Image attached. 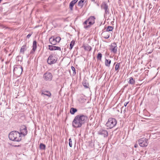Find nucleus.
<instances>
[{
	"label": "nucleus",
	"instance_id": "f257e3e1",
	"mask_svg": "<svg viewBox=\"0 0 160 160\" xmlns=\"http://www.w3.org/2000/svg\"><path fill=\"white\" fill-rule=\"evenodd\" d=\"M86 116L83 114H80L76 116L72 122V126L75 128H79L81 127L82 124H83L87 119Z\"/></svg>",
	"mask_w": 160,
	"mask_h": 160
},
{
	"label": "nucleus",
	"instance_id": "f03ea898",
	"mask_svg": "<svg viewBox=\"0 0 160 160\" xmlns=\"http://www.w3.org/2000/svg\"><path fill=\"white\" fill-rule=\"evenodd\" d=\"M8 137L11 140L16 142H20L22 140L21 134L17 131L11 132L8 135Z\"/></svg>",
	"mask_w": 160,
	"mask_h": 160
},
{
	"label": "nucleus",
	"instance_id": "7ed1b4c3",
	"mask_svg": "<svg viewBox=\"0 0 160 160\" xmlns=\"http://www.w3.org/2000/svg\"><path fill=\"white\" fill-rule=\"evenodd\" d=\"M117 123V121L115 118H108L106 126L108 128V129H111L115 127Z\"/></svg>",
	"mask_w": 160,
	"mask_h": 160
},
{
	"label": "nucleus",
	"instance_id": "20e7f679",
	"mask_svg": "<svg viewBox=\"0 0 160 160\" xmlns=\"http://www.w3.org/2000/svg\"><path fill=\"white\" fill-rule=\"evenodd\" d=\"M23 71L22 67L20 65H16L14 66L13 69V73L15 74L20 76L22 74Z\"/></svg>",
	"mask_w": 160,
	"mask_h": 160
},
{
	"label": "nucleus",
	"instance_id": "39448f33",
	"mask_svg": "<svg viewBox=\"0 0 160 160\" xmlns=\"http://www.w3.org/2000/svg\"><path fill=\"white\" fill-rule=\"evenodd\" d=\"M57 60V58L53 55L51 54L49 56L47 62L48 64L51 65L56 63Z\"/></svg>",
	"mask_w": 160,
	"mask_h": 160
},
{
	"label": "nucleus",
	"instance_id": "423d86ee",
	"mask_svg": "<svg viewBox=\"0 0 160 160\" xmlns=\"http://www.w3.org/2000/svg\"><path fill=\"white\" fill-rule=\"evenodd\" d=\"M61 40L60 37H54L52 36L50 38L49 41L51 44L54 45H56L57 42H59Z\"/></svg>",
	"mask_w": 160,
	"mask_h": 160
},
{
	"label": "nucleus",
	"instance_id": "0eeeda50",
	"mask_svg": "<svg viewBox=\"0 0 160 160\" xmlns=\"http://www.w3.org/2000/svg\"><path fill=\"white\" fill-rule=\"evenodd\" d=\"M95 18L94 16H91L88 19L87 21H88V24L89 25H88L84 26V28L85 29H87L90 28L91 26L93 24L95 23Z\"/></svg>",
	"mask_w": 160,
	"mask_h": 160
},
{
	"label": "nucleus",
	"instance_id": "6e6552de",
	"mask_svg": "<svg viewBox=\"0 0 160 160\" xmlns=\"http://www.w3.org/2000/svg\"><path fill=\"white\" fill-rule=\"evenodd\" d=\"M52 78V75L50 72H47L43 75V78L46 81H51Z\"/></svg>",
	"mask_w": 160,
	"mask_h": 160
},
{
	"label": "nucleus",
	"instance_id": "1a4fd4ad",
	"mask_svg": "<svg viewBox=\"0 0 160 160\" xmlns=\"http://www.w3.org/2000/svg\"><path fill=\"white\" fill-rule=\"evenodd\" d=\"M148 140H146V138H142L138 140V143L141 147H145L148 145Z\"/></svg>",
	"mask_w": 160,
	"mask_h": 160
},
{
	"label": "nucleus",
	"instance_id": "9d476101",
	"mask_svg": "<svg viewBox=\"0 0 160 160\" xmlns=\"http://www.w3.org/2000/svg\"><path fill=\"white\" fill-rule=\"evenodd\" d=\"M101 8L102 9L105 10V14H109V9L108 8V6L107 3L105 2H103L101 5Z\"/></svg>",
	"mask_w": 160,
	"mask_h": 160
},
{
	"label": "nucleus",
	"instance_id": "9b49d317",
	"mask_svg": "<svg viewBox=\"0 0 160 160\" xmlns=\"http://www.w3.org/2000/svg\"><path fill=\"white\" fill-rule=\"evenodd\" d=\"M110 50L114 54L117 53V47L116 43L115 42L112 43L110 46Z\"/></svg>",
	"mask_w": 160,
	"mask_h": 160
},
{
	"label": "nucleus",
	"instance_id": "f8f14e48",
	"mask_svg": "<svg viewBox=\"0 0 160 160\" xmlns=\"http://www.w3.org/2000/svg\"><path fill=\"white\" fill-rule=\"evenodd\" d=\"M19 133L21 135L22 134L24 136H26L28 133V131L25 125L21 126L20 128V132Z\"/></svg>",
	"mask_w": 160,
	"mask_h": 160
},
{
	"label": "nucleus",
	"instance_id": "ddd939ff",
	"mask_svg": "<svg viewBox=\"0 0 160 160\" xmlns=\"http://www.w3.org/2000/svg\"><path fill=\"white\" fill-rule=\"evenodd\" d=\"M98 134L103 136L104 137H106L108 136V131L104 129H100L98 132Z\"/></svg>",
	"mask_w": 160,
	"mask_h": 160
},
{
	"label": "nucleus",
	"instance_id": "4468645a",
	"mask_svg": "<svg viewBox=\"0 0 160 160\" xmlns=\"http://www.w3.org/2000/svg\"><path fill=\"white\" fill-rule=\"evenodd\" d=\"M41 95L43 96L44 95H46L49 97H51L52 95L51 93L48 91L42 90L41 91Z\"/></svg>",
	"mask_w": 160,
	"mask_h": 160
},
{
	"label": "nucleus",
	"instance_id": "2eb2a0df",
	"mask_svg": "<svg viewBox=\"0 0 160 160\" xmlns=\"http://www.w3.org/2000/svg\"><path fill=\"white\" fill-rule=\"evenodd\" d=\"M48 49L51 51H53V50H59L60 51H61V49L60 47H59L53 46V45H49L48 46Z\"/></svg>",
	"mask_w": 160,
	"mask_h": 160
},
{
	"label": "nucleus",
	"instance_id": "dca6fc26",
	"mask_svg": "<svg viewBox=\"0 0 160 160\" xmlns=\"http://www.w3.org/2000/svg\"><path fill=\"white\" fill-rule=\"evenodd\" d=\"M37 48V42L36 41H34L33 42L32 48L31 51L30 53H33Z\"/></svg>",
	"mask_w": 160,
	"mask_h": 160
},
{
	"label": "nucleus",
	"instance_id": "f3484780",
	"mask_svg": "<svg viewBox=\"0 0 160 160\" xmlns=\"http://www.w3.org/2000/svg\"><path fill=\"white\" fill-rule=\"evenodd\" d=\"M101 35L104 38L108 39L109 37L110 32L106 31H103Z\"/></svg>",
	"mask_w": 160,
	"mask_h": 160
},
{
	"label": "nucleus",
	"instance_id": "a211bd4d",
	"mask_svg": "<svg viewBox=\"0 0 160 160\" xmlns=\"http://www.w3.org/2000/svg\"><path fill=\"white\" fill-rule=\"evenodd\" d=\"M87 1V0H80L78 3V6L80 8H82L84 4Z\"/></svg>",
	"mask_w": 160,
	"mask_h": 160
},
{
	"label": "nucleus",
	"instance_id": "6ab92c4d",
	"mask_svg": "<svg viewBox=\"0 0 160 160\" xmlns=\"http://www.w3.org/2000/svg\"><path fill=\"white\" fill-rule=\"evenodd\" d=\"M27 50V47L26 45H24L21 48V49L20 50V52L21 53H22V54H24V51Z\"/></svg>",
	"mask_w": 160,
	"mask_h": 160
},
{
	"label": "nucleus",
	"instance_id": "aec40b11",
	"mask_svg": "<svg viewBox=\"0 0 160 160\" xmlns=\"http://www.w3.org/2000/svg\"><path fill=\"white\" fill-rule=\"evenodd\" d=\"M83 47L84 48V50L86 51H90L92 49V47L88 44L86 45L83 46Z\"/></svg>",
	"mask_w": 160,
	"mask_h": 160
},
{
	"label": "nucleus",
	"instance_id": "412c9836",
	"mask_svg": "<svg viewBox=\"0 0 160 160\" xmlns=\"http://www.w3.org/2000/svg\"><path fill=\"white\" fill-rule=\"evenodd\" d=\"M111 61L110 60L105 59V66L108 67H109L111 63Z\"/></svg>",
	"mask_w": 160,
	"mask_h": 160
},
{
	"label": "nucleus",
	"instance_id": "4be33fe9",
	"mask_svg": "<svg viewBox=\"0 0 160 160\" xmlns=\"http://www.w3.org/2000/svg\"><path fill=\"white\" fill-rule=\"evenodd\" d=\"M82 84L85 88H89V84L86 80L83 81Z\"/></svg>",
	"mask_w": 160,
	"mask_h": 160
},
{
	"label": "nucleus",
	"instance_id": "5701e85b",
	"mask_svg": "<svg viewBox=\"0 0 160 160\" xmlns=\"http://www.w3.org/2000/svg\"><path fill=\"white\" fill-rule=\"evenodd\" d=\"M129 79V80L128 82L129 83L132 85H134L135 84V80H134L132 77H130Z\"/></svg>",
	"mask_w": 160,
	"mask_h": 160
},
{
	"label": "nucleus",
	"instance_id": "b1692460",
	"mask_svg": "<svg viewBox=\"0 0 160 160\" xmlns=\"http://www.w3.org/2000/svg\"><path fill=\"white\" fill-rule=\"evenodd\" d=\"M77 111V109L73 108H71L70 110V112L72 114H74Z\"/></svg>",
	"mask_w": 160,
	"mask_h": 160
},
{
	"label": "nucleus",
	"instance_id": "393cba45",
	"mask_svg": "<svg viewBox=\"0 0 160 160\" xmlns=\"http://www.w3.org/2000/svg\"><path fill=\"white\" fill-rule=\"evenodd\" d=\"M102 54L100 53L99 52L98 54L97 58L98 60H99L101 61V60L102 58Z\"/></svg>",
	"mask_w": 160,
	"mask_h": 160
},
{
	"label": "nucleus",
	"instance_id": "a878e982",
	"mask_svg": "<svg viewBox=\"0 0 160 160\" xmlns=\"http://www.w3.org/2000/svg\"><path fill=\"white\" fill-rule=\"evenodd\" d=\"M39 148L41 149L45 150L46 148V146L45 144L41 143L40 144Z\"/></svg>",
	"mask_w": 160,
	"mask_h": 160
},
{
	"label": "nucleus",
	"instance_id": "bb28decb",
	"mask_svg": "<svg viewBox=\"0 0 160 160\" xmlns=\"http://www.w3.org/2000/svg\"><path fill=\"white\" fill-rule=\"evenodd\" d=\"M75 42V41H74L73 40H72L71 42L70 43V47L69 48L70 50H71L72 49L74 45Z\"/></svg>",
	"mask_w": 160,
	"mask_h": 160
},
{
	"label": "nucleus",
	"instance_id": "cd10ccee",
	"mask_svg": "<svg viewBox=\"0 0 160 160\" xmlns=\"http://www.w3.org/2000/svg\"><path fill=\"white\" fill-rule=\"evenodd\" d=\"M113 29V28L112 26H108L107 27L106 31L109 32L110 31H112Z\"/></svg>",
	"mask_w": 160,
	"mask_h": 160
},
{
	"label": "nucleus",
	"instance_id": "c85d7f7f",
	"mask_svg": "<svg viewBox=\"0 0 160 160\" xmlns=\"http://www.w3.org/2000/svg\"><path fill=\"white\" fill-rule=\"evenodd\" d=\"M71 68L72 71V75L74 76L76 73L75 68L72 66H71Z\"/></svg>",
	"mask_w": 160,
	"mask_h": 160
},
{
	"label": "nucleus",
	"instance_id": "c756f323",
	"mask_svg": "<svg viewBox=\"0 0 160 160\" xmlns=\"http://www.w3.org/2000/svg\"><path fill=\"white\" fill-rule=\"evenodd\" d=\"M120 63H117L115 66V70L116 71H118L120 67Z\"/></svg>",
	"mask_w": 160,
	"mask_h": 160
},
{
	"label": "nucleus",
	"instance_id": "7c9ffc66",
	"mask_svg": "<svg viewBox=\"0 0 160 160\" xmlns=\"http://www.w3.org/2000/svg\"><path fill=\"white\" fill-rule=\"evenodd\" d=\"M74 5V4L72 2H71L69 4V8L71 10H73V8Z\"/></svg>",
	"mask_w": 160,
	"mask_h": 160
},
{
	"label": "nucleus",
	"instance_id": "2f4dec72",
	"mask_svg": "<svg viewBox=\"0 0 160 160\" xmlns=\"http://www.w3.org/2000/svg\"><path fill=\"white\" fill-rule=\"evenodd\" d=\"M69 146L70 147H72V139L71 138H69Z\"/></svg>",
	"mask_w": 160,
	"mask_h": 160
},
{
	"label": "nucleus",
	"instance_id": "473e14b6",
	"mask_svg": "<svg viewBox=\"0 0 160 160\" xmlns=\"http://www.w3.org/2000/svg\"><path fill=\"white\" fill-rule=\"evenodd\" d=\"M153 50L151 49L150 51H149L148 49H147V53L148 54H150L152 53V52Z\"/></svg>",
	"mask_w": 160,
	"mask_h": 160
},
{
	"label": "nucleus",
	"instance_id": "72a5a7b5",
	"mask_svg": "<svg viewBox=\"0 0 160 160\" xmlns=\"http://www.w3.org/2000/svg\"><path fill=\"white\" fill-rule=\"evenodd\" d=\"M78 1V0H74L72 1L71 2L75 4Z\"/></svg>",
	"mask_w": 160,
	"mask_h": 160
},
{
	"label": "nucleus",
	"instance_id": "f704fd0d",
	"mask_svg": "<svg viewBox=\"0 0 160 160\" xmlns=\"http://www.w3.org/2000/svg\"><path fill=\"white\" fill-rule=\"evenodd\" d=\"M88 23V21H87V19L83 23V24L84 25V26L87 25V24Z\"/></svg>",
	"mask_w": 160,
	"mask_h": 160
},
{
	"label": "nucleus",
	"instance_id": "c9c22d12",
	"mask_svg": "<svg viewBox=\"0 0 160 160\" xmlns=\"http://www.w3.org/2000/svg\"><path fill=\"white\" fill-rule=\"evenodd\" d=\"M32 34H29L27 36V38H29L31 37Z\"/></svg>",
	"mask_w": 160,
	"mask_h": 160
},
{
	"label": "nucleus",
	"instance_id": "e433bc0d",
	"mask_svg": "<svg viewBox=\"0 0 160 160\" xmlns=\"http://www.w3.org/2000/svg\"><path fill=\"white\" fill-rule=\"evenodd\" d=\"M128 103H129V102H125V103H124V106H125V107H126L127 106V105L128 104Z\"/></svg>",
	"mask_w": 160,
	"mask_h": 160
},
{
	"label": "nucleus",
	"instance_id": "4c0bfd02",
	"mask_svg": "<svg viewBox=\"0 0 160 160\" xmlns=\"http://www.w3.org/2000/svg\"><path fill=\"white\" fill-rule=\"evenodd\" d=\"M138 145L137 144H135V145H134V147L135 148H137L138 147Z\"/></svg>",
	"mask_w": 160,
	"mask_h": 160
},
{
	"label": "nucleus",
	"instance_id": "58836bf2",
	"mask_svg": "<svg viewBox=\"0 0 160 160\" xmlns=\"http://www.w3.org/2000/svg\"><path fill=\"white\" fill-rule=\"evenodd\" d=\"M95 0H92V1L95 2Z\"/></svg>",
	"mask_w": 160,
	"mask_h": 160
},
{
	"label": "nucleus",
	"instance_id": "ea45409f",
	"mask_svg": "<svg viewBox=\"0 0 160 160\" xmlns=\"http://www.w3.org/2000/svg\"><path fill=\"white\" fill-rule=\"evenodd\" d=\"M11 54H9V55H8V56H10L11 55Z\"/></svg>",
	"mask_w": 160,
	"mask_h": 160
},
{
	"label": "nucleus",
	"instance_id": "a19ab883",
	"mask_svg": "<svg viewBox=\"0 0 160 160\" xmlns=\"http://www.w3.org/2000/svg\"><path fill=\"white\" fill-rule=\"evenodd\" d=\"M123 108H124V107H123V106H122V107L121 109H122Z\"/></svg>",
	"mask_w": 160,
	"mask_h": 160
},
{
	"label": "nucleus",
	"instance_id": "79ce46f5",
	"mask_svg": "<svg viewBox=\"0 0 160 160\" xmlns=\"http://www.w3.org/2000/svg\"><path fill=\"white\" fill-rule=\"evenodd\" d=\"M123 112H125V109L124 110Z\"/></svg>",
	"mask_w": 160,
	"mask_h": 160
},
{
	"label": "nucleus",
	"instance_id": "37998d69",
	"mask_svg": "<svg viewBox=\"0 0 160 160\" xmlns=\"http://www.w3.org/2000/svg\"><path fill=\"white\" fill-rule=\"evenodd\" d=\"M1 1H2V0H0V3L1 2Z\"/></svg>",
	"mask_w": 160,
	"mask_h": 160
},
{
	"label": "nucleus",
	"instance_id": "c03bdc74",
	"mask_svg": "<svg viewBox=\"0 0 160 160\" xmlns=\"http://www.w3.org/2000/svg\"><path fill=\"white\" fill-rule=\"evenodd\" d=\"M122 111H121V113H122Z\"/></svg>",
	"mask_w": 160,
	"mask_h": 160
},
{
	"label": "nucleus",
	"instance_id": "a18cd8bd",
	"mask_svg": "<svg viewBox=\"0 0 160 160\" xmlns=\"http://www.w3.org/2000/svg\"><path fill=\"white\" fill-rule=\"evenodd\" d=\"M115 63H116V62H115L114 63V65L115 64Z\"/></svg>",
	"mask_w": 160,
	"mask_h": 160
}]
</instances>
